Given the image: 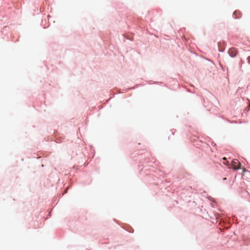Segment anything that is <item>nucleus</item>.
Here are the masks:
<instances>
[{"label": "nucleus", "mask_w": 250, "mask_h": 250, "mask_svg": "<svg viewBox=\"0 0 250 250\" xmlns=\"http://www.w3.org/2000/svg\"><path fill=\"white\" fill-rule=\"evenodd\" d=\"M231 166L234 169H239L240 168L241 164L238 160L235 159L232 161Z\"/></svg>", "instance_id": "1"}, {"label": "nucleus", "mask_w": 250, "mask_h": 250, "mask_svg": "<svg viewBox=\"0 0 250 250\" xmlns=\"http://www.w3.org/2000/svg\"><path fill=\"white\" fill-rule=\"evenodd\" d=\"M237 53V50L235 48H231L229 50V54L231 57H235Z\"/></svg>", "instance_id": "2"}, {"label": "nucleus", "mask_w": 250, "mask_h": 250, "mask_svg": "<svg viewBox=\"0 0 250 250\" xmlns=\"http://www.w3.org/2000/svg\"><path fill=\"white\" fill-rule=\"evenodd\" d=\"M223 164H224V165H228V164H227V163L226 162H223Z\"/></svg>", "instance_id": "3"}, {"label": "nucleus", "mask_w": 250, "mask_h": 250, "mask_svg": "<svg viewBox=\"0 0 250 250\" xmlns=\"http://www.w3.org/2000/svg\"><path fill=\"white\" fill-rule=\"evenodd\" d=\"M237 13H238L237 12L235 11V12L234 13V14L236 15V14H237Z\"/></svg>", "instance_id": "4"}, {"label": "nucleus", "mask_w": 250, "mask_h": 250, "mask_svg": "<svg viewBox=\"0 0 250 250\" xmlns=\"http://www.w3.org/2000/svg\"><path fill=\"white\" fill-rule=\"evenodd\" d=\"M223 159L224 160H226V157H224V158H223Z\"/></svg>", "instance_id": "5"}, {"label": "nucleus", "mask_w": 250, "mask_h": 250, "mask_svg": "<svg viewBox=\"0 0 250 250\" xmlns=\"http://www.w3.org/2000/svg\"><path fill=\"white\" fill-rule=\"evenodd\" d=\"M226 179H227L226 178H223V180H226Z\"/></svg>", "instance_id": "6"}]
</instances>
